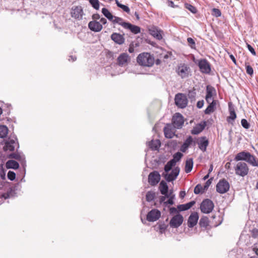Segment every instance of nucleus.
<instances>
[{
	"mask_svg": "<svg viewBox=\"0 0 258 258\" xmlns=\"http://www.w3.org/2000/svg\"><path fill=\"white\" fill-rule=\"evenodd\" d=\"M137 61L141 66L150 67L154 64V58L150 53L143 52L138 56Z\"/></svg>",
	"mask_w": 258,
	"mask_h": 258,
	"instance_id": "f257e3e1",
	"label": "nucleus"
},
{
	"mask_svg": "<svg viewBox=\"0 0 258 258\" xmlns=\"http://www.w3.org/2000/svg\"><path fill=\"white\" fill-rule=\"evenodd\" d=\"M234 168L235 174L242 177L247 175L249 172V168L247 164L243 162L237 163Z\"/></svg>",
	"mask_w": 258,
	"mask_h": 258,
	"instance_id": "f03ea898",
	"label": "nucleus"
},
{
	"mask_svg": "<svg viewBox=\"0 0 258 258\" xmlns=\"http://www.w3.org/2000/svg\"><path fill=\"white\" fill-rule=\"evenodd\" d=\"M174 101L175 105L180 108H184L186 107L188 103L186 96L182 93L176 94Z\"/></svg>",
	"mask_w": 258,
	"mask_h": 258,
	"instance_id": "7ed1b4c3",
	"label": "nucleus"
},
{
	"mask_svg": "<svg viewBox=\"0 0 258 258\" xmlns=\"http://www.w3.org/2000/svg\"><path fill=\"white\" fill-rule=\"evenodd\" d=\"M214 204L213 202L209 199L204 200L201 204L200 209L202 213L209 214L213 210Z\"/></svg>",
	"mask_w": 258,
	"mask_h": 258,
	"instance_id": "20e7f679",
	"label": "nucleus"
},
{
	"mask_svg": "<svg viewBox=\"0 0 258 258\" xmlns=\"http://www.w3.org/2000/svg\"><path fill=\"white\" fill-rule=\"evenodd\" d=\"M180 172V168L178 166L174 167L170 173H163L162 176L165 178L166 181L171 182L175 180Z\"/></svg>",
	"mask_w": 258,
	"mask_h": 258,
	"instance_id": "39448f33",
	"label": "nucleus"
},
{
	"mask_svg": "<svg viewBox=\"0 0 258 258\" xmlns=\"http://www.w3.org/2000/svg\"><path fill=\"white\" fill-rule=\"evenodd\" d=\"M229 188V182L224 178L220 179L216 185V191L221 194L227 192Z\"/></svg>",
	"mask_w": 258,
	"mask_h": 258,
	"instance_id": "423d86ee",
	"label": "nucleus"
},
{
	"mask_svg": "<svg viewBox=\"0 0 258 258\" xmlns=\"http://www.w3.org/2000/svg\"><path fill=\"white\" fill-rule=\"evenodd\" d=\"M184 123V118L180 113H175L172 118V123L175 128H181Z\"/></svg>",
	"mask_w": 258,
	"mask_h": 258,
	"instance_id": "0eeeda50",
	"label": "nucleus"
},
{
	"mask_svg": "<svg viewBox=\"0 0 258 258\" xmlns=\"http://www.w3.org/2000/svg\"><path fill=\"white\" fill-rule=\"evenodd\" d=\"M198 65L202 73L206 74H209L210 73L211 71V64L206 59L199 60Z\"/></svg>",
	"mask_w": 258,
	"mask_h": 258,
	"instance_id": "6e6552de",
	"label": "nucleus"
},
{
	"mask_svg": "<svg viewBox=\"0 0 258 258\" xmlns=\"http://www.w3.org/2000/svg\"><path fill=\"white\" fill-rule=\"evenodd\" d=\"M183 221V216L180 214H177L170 219L169 225L171 228H177L182 224Z\"/></svg>",
	"mask_w": 258,
	"mask_h": 258,
	"instance_id": "1a4fd4ad",
	"label": "nucleus"
},
{
	"mask_svg": "<svg viewBox=\"0 0 258 258\" xmlns=\"http://www.w3.org/2000/svg\"><path fill=\"white\" fill-rule=\"evenodd\" d=\"M71 15L72 17L77 20H82L84 15V12L82 6H78L73 7Z\"/></svg>",
	"mask_w": 258,
	"mask_h": 258,
	"instance_id": "9d476101",
	"label": "nucleus"
},
{
	"mask_svg": "<svg viewBox=\"0 0 258 258\" xmlns=\"http://www.w3.org/2000/svg\"><path fill=\"white\" fill-rule=\"evenodd\" d=\"M161 179V175L157 171H154L149 173L148 175V182L152 186H155L158 184Z\"/></svg>",
	"mask_w": 258,
	"mask_h": 258,
	"instance_id": "9b49d317",
	"label": "nucleus"
},
{
	"mask_svg": "<svg viewBox=\"0 0 258 258\" xmlns=\"http://www.w3.org/2000/svg\"><path fill=\"white\" fill-rule=\"evenodd\" d=\"M161 216V212L157 209L151 210L147 215V220L149 222L157 221Z\"/></svg>",
	"mask_w": 258,
	"mask_h": 258,
	"instance_id": "f8f14e48",
	"label": "nucleus"
},
{
	"mask_svg": "<svg viewBox=\"0 0 258 258\" xmlns=\"http://www.w3.org/2000/svg\"><path fill=\"white\" fill-rule=\"evenodd\" d=\"M199 217L197 212L192 213L188 217L187 220V225L189 228H192L196 226L198 223Z\"/></svg>",
	"mask_w": 258,
	"mask_h": 258,
	"instance_id": "ddd939ff",
	"label": "nucleus"
},
{
	"mask_svg": "<svg viewBox=\"0 0 258 258\" xmlns=\"http://www.w3.org/2000/svg\"><path fill=\"white\" fill-rule=\"evenodd\" d=\"M228 107L230 115L227 117V121L228 123L233 124V122L236 118V114L231 102L228 103Z\"/></svg>",
	"mask_w": 258,
	"mask_h": 258,
	"instance_id": "4468645a",
	"label": "nucleus"
},
{
	"mask_svg": "<svg viewBox=\"0 0 258 258\" xmlns=\"http://www.w3.org/2000/svg\"><path fill=\"white\" fill-rule=\"evenodd\" d=\"M88 28L92 31L98 32L102 29L103 27L100 22L93 20L89 23Z\"/></svg>",
	"mask_w": 258,
	"mask_h": 258,
	"instance_id": "2eb2a0df",
	"label": "nucleus"
},
{
	"mask_svg": "<svg viewBox=\"0 0 258 258\" xmlns=\"http://www.w3.org/2000/svg\"><path fill=\"white\" fill-rule=\"evenodd\" d=\"M189 68L188 67L186 64H182L178 66L177 69V74L182 78L187 77L188 75Z\"/></svg>",
	"mask_w": 258,
	"mask_h": 258,
	"instance_id": "dca6fc26",
	"label": "nucleus"
},
{
	"mask_svg": "<svg viewBox=\"0 0 258 258\" xmlns=\"http://www.w3.org/2000/svg\"><path fill=\"white\" fill-rule=\"evenodd\" d=\"M216 89L210 85H208L206 87V95L205 99L207 103H209L211 100L212 97L214 95H216Z\"/></svg>",
	"mask_w": 258,
	"mask_h": 258,
	"instance_id": "f3484780",
	"label": "nucleus"
},
{
	"mask_svg": "<svg viewBox=\"0 0 258 258\" xmlns=\"http://www.w3.org/2000/svg\"><path fill=\"white\" fill-rule=\"evenodd\" d=\"M149 32L150 34L157 40H160L162 39V36L161 34L162 31L158 29L157 27H152L149 29Z\"/></svg>",
	"mask_w": 258,
	"mask_h": 258,
	"instance_id": "a211bd4d",
	"label": "nucleus"
},
{
	"mask_svg": "<svg viewBox=\"0 0 258 258\" xmlns=\"http://www.w3.org/2000/svg\"><path fill=\"white\" fill-rule=\"evenodd\" d=\"M206 125L207 123L205 121L198 124L196 126L194 127L191 131V133L192 135H198L204 130Z\"/></svg>",
	"mask_w": 258,
	"mask_h": 258,
	"instance_id": "6ab92c4d",
	"label": "nucleus"
},
{
	"mask_svg": "<svg viewBox=\"0 0 258 258\" xmlns=\"http://www.w3.org/2000/svg\"><path fill=\"white\" fill-rule=\"evenodd\" d=\"M250 154L249 152L245 151L240 152L236 155L234 160L236 161H244L246 162Z\"/></svg>",
	"mask_w": 258,
	"mask_h": 258,
	"instance_id": "aec40b11",
	"label": "nucleus"
},
{
	"mask_svg": "<svg viewBox=\"0 0 258 258\" xmlns=\"http://www.w3.org/2000/svg\"><path fill=\"white\" fill-rule=\"evenodd\" d=\"M111 39L118 44H122L124 42V38L123 35L117 33H113L111 35Z\"/></svg>",
	"mask_w": 258,
	"mask_h": 258,
	"instance_id": "412c9836",
	"label": "nucleus"
},
{
	"mask_svg": "<svg viewBox=\"0 0 258 258\" xmlns=\"http://www.w3.org/2000/svg\"><path fill=\"white\" fill-rule=\"evenodd\" d=\"M159 189L162 195L166 196V197L168 196L167 194L169 192V187L164 180H162L160 182Z\"/></svg>",
	"mask_w": 258,
	"mask_h": 258,
	"instance_id": "4be33fe9",
	"label": "nucleus"
},
{
	"mask_svg": "<svg viewBox=\"0 0 258 258\" xmlns=\"http://www.w3.org/2000/svg\"><path fill=\"white\" fill-rule=\"evenodd\" d=\"M124 25L125 26V29L130 30L135 34H138L141 32V28L139 26L133 25L129 22L124 24Z\"/></svg>",
	"mask_w": 258,
	"mask_h": 258,
	"instance_id": "5701e85b",
	"label": "nucleus"
},
{
	"mask_svg": "<svg viewBox=\"0 0 258 258\" xmlns=\"http://www.w3.org/2000/svg\"><path fill=\"white\" fill-rule=\"evenodd\" d=\"M199 148L203 152H205L207 147L209 145V141L207 139L206 137H202L200 138L198 143Z\"/></svg>",
	"mask_w": 258,
	"mask_h": 258,
	"instance_id": "b1692460",
	"label": "nucleus"
},
{
	"mask_svg": "<svg viewBox=\"0 0 258 258\" xmlns=\"http://www.w3.org/2000/svg\"><path fill=\"white\" fill-rule=\"evenodd\" d=\"M129 56L126 53H122L117 58V63L119 66H122L127 62Z\"/></svg>",
	"mask_w": 258,
	"mask_h": 258,
	"instance_id": "393cba45",
	"label": "nucleus"
},
{
	"mask_svg": "<svg viewBox=\"0 0 258 258\" xmlns=\"http://www.w3.org/2000/svg\"><path fill=\"white\" fill-rule=\"evenodd\" d=\"M172 125L170 124H167L164 128V133L165 137L168 139L172 138L175 134L171 131Z\"/></svg>",
	"mask_w": 258,
	"mask_h": 258,
	"instance_id": "a878e982",
	"label": "nucleus"
},
{
	"mask_svg": "<svg viewBox=\"0 0 258 258\" xmlns=\"http://www.w3.org/2000/svg\"><path fill=\"white\" fill-rule=\"evenodd\" d=\"M195 204L196 202L195 201H191L186 204L177 206V209L180 212L186 211L191 208Z\"/></svg>",
	"mask_w": 258,
	"mask_h": 258,
	"instance_id": "bb28decb",
	"label": "nucleus"
},
{
	"mask_svg": "<svg viewBox=\"0 0 258 258\" xmlns=\"http://www.w3.org/2000/svg\"><path fill=\"white\" fill-rule=\"evenodd\" d=\"M9 158H13L19 161L22 162V164L23 166H26V161L25 160V157L20 155L19 153H13L9 155Z\"/></svg>",
	"mask_w": 258,
	"mask_h": 258,
	"instance_id": "cd10ccee",
	"label": "nucleus"
},
{
	"mask_svg": "<svg viewBox=\"0 0 258 258\" xmlns=\"http://www.w3.org/2000/svg\"><path fill=\"white\" fill-rule=\"evenodd\" d=\"M160 146L161 143L159 140H152L148 143V146L152 151L158 150Z\"/></svg>",
	"mask_w": 258,
	"mask_h": 258,
	"instance_id": "c85d7f7f",
	"label": "nucleus"
},
{
	"mask_svg": "<svg viewBox=\"0 0 258 258\" xmlns=\"http://www.w3.org/2000/svg\"><path fill=\"white\" fill-rule=\"evenodd\" d=\"M216 100L213 99L212 102H210L209 103V105L204 111L206 114H210L214 111L216 105Z\"/></svg>",
	"mask_w": 258,
	"mask_h": 258,
	"instance_id": "c756f323",
	"label": "nucleus"
},
{
	"mask_svg": "<svg viewBox=\"0 0 258 258\" xmlns=\"http://www.w3.org/2000/svg\"><path fill=\"white\" fill-rule=\"evenodd\" d=\"M193 142L192 137L189 136L184 141L183 144L181 147L180 150L182 152H185L189 146Z\"/></svg>",
	"mask_w": 258,
	"mask_h": 258,
	"instance_id": "7c9ffc66",
	"label": "nucleus"
},
{
	"mask_svg": "<svg viewBox=\"0 0 258 258\" xmlns=\"http://www.w3.org/2000/svg\"><path fill=\"white\" fill-rule=\"evenodd\" d=\"M6 166L7 169H17L19 168V164L15 160H9L6 162Z\"/></svg>",
	"mask_w": 258,
	"mask_h": 258,
	"instance_id": "2f4dec72",
	"label": "nucleus"
},
{
	"mask_svg": "<svg viewBox=\"0 0 258 258\" xmlns=\"http://www.w3.org/2000/svg\"><path fill=\"white\" fill-rule=\"evenodd\" d=\"M193 165V159L192 158H188L185 161V172L186 173H189L192 169Z\"/></svg>",
	"mask_w": 258,
	"mask_h": 258,
	"instance_id": "473e14b6",
	"label": "nucleus"
},
{
	"mask_svg": "<svg viewBox=\"0 0 258 258\" xmlns=\"http://www.w3.org/2000/svg\"><path fill=\"white\" fill-rule=\"evenodd\" d=\"M246 162L252 166L258 167V159L251 154L249 155V157H248Z\"/></svg>",
	"mask_w": 258,
	"mask_h": 258,
	"instance_id": "72a5a7b5",
	"label": "nucleus"
},
{
	"mask_svg": "<svg viewBox=\"0 0 258 258\" xmlns=\"http://www.w3.org/2000/svg\"><path fill=\"white\" fill-rule=\"evenodd\" d=\"M101 12L106 18L112 22L114 16H113L107 8H102Z\"/></svg>",
	"mask_w": 258,
	"mask_h": 258,
	"instance_id": "f704fd0d",
	"label": "nucleus"
},
{
	"mask_svg": "<svg viewBox=\"0 0 258 258\" xmlns=\"http://www.w3.org/2000/svg\"><path fill=\"white\" fill-rule=\"evenodd\" d=\"M199 224L201 228H207L209 224V218L206 216H203L201 218Z\"/></svg>",
	"mask_w": 258,
	"mask_h": 258,
	"instance_id": "c9c22d12",
	"label": "nucleus"
},
{
	"mask_svg": "<svg viewBox=\"0 0 258 258\" xmlns=\"http://www.w3.org/2000/svg\"><path fill=\"white\" fill-rule=\"evenodd\" d=\"M112 23L113 24H118L125 28V26H124V24L127 23L128 22H124L123 19L120 17L114 16Z\"/></svg>",
	"mask_w": 258,
	"mask_h": 258,
	"instance_id": "e433bc0d",
	"label": "nucleus"
},
{
	"mask_svg": "<svg viewBox=\"0 0 258 258\" xmlns=\"http://www.w3.org/2000/svg\"><path fill=\"white\" fill-rule=\"evenodd\" d=\"M8 133V128L4 125H0V138H5Z\"/></svg>",
	"mask_w": 258,
	"mask_h": 258,
	"instance_id": "4c0bfd02",
	"label": "nucleus"
},
{
	"mask_svg": "<svg viewBox=\"0 0 258 258\" xmlns=\"http://www.w3.org/2000/svg\"><path fill=\"white\" fill-rule=\"evenodd\" d=\"M156 196L155 192L153 191H148L146 195V201L148 202H151L154 200Z\"/></svg>",
	"mask_w": 258,
	"mask_h": 258,
	"instance_id": "58836bf2",
	"label": "nucleus"
},
{
	"mask_svg": "<svg viewBox=\"0 0 258 258\" xmlns=\"http://www.w3.org/2000/svg\"><path fill=\"white\" fill-rule=\"evenodd\" d=\"M115 3L118 7L121 8L123 11L127 13V14L130 13V9L127 6L124 5L120 3L118 0H115Z\"/></svg>",
	"mask_w": 258,
	"mask_h": 258,
	"instance_id": "ea45409f",
	"label": "nucleus"
},
{
	"mask_svg": "<svg viewBox=\"0 0 258 258\" xmlns=\"http://www.w3.org/2000/svg\"><path fill=\"white\" fill-rule=\"evenodd\" d=\"M188 97L190 99L191 101L195 100L196 92L195 89L193 88L192 90H189L188 92Z\"/></svg>",
	"mask_w": 258,
	"mask_h": 258,
	"instance_id": "a19ab883",
	"label": "nucleus"
},
{
	"mask_svg": "<svg viewBox=\"0 0 258 258\" xmlns=\"http://www.w3.org/2000/svg\"><path fill=\"white\" fill-rule=\"evenodd\" d=\"M245 66L246 73L250 76H252L253 74V70L252 68L249 65V62H245Z\"/></svg>",
	"mask_w": 258,
	"mask_h": 258,
	"instance_id": "79ce46f5",
	"label": "nucleus"
},
{
	"mask_svg": "<svg viewBox=\"0 0 258 258\" xmlns=\"http://www.w3.org/2000/svg\"><path fill=\"white\" fill-rule=\"evenodd\" d=\"M182 156L183 154L181 152H177L173 155L172 159L176 163L181 160Z\"/></svg>",
	"mask_w": 258,
	"mask_h": 258,
	"instance_id": "37998d69",
	"label": "nucleus"
},
{
	"mask_svg": "<svg viewBox=\"0 0 258 258\" xmlns=\"http://www.w3.org/2000/svg\"><path fill=\"white\" fill-rule=\"evenodd\" d=\"M89 2L94 9L99 10L100 4L99 0H90Z\"/></svg>",
	"mask_w": 258,
	"mask_h": 258,
	"instance_id": "c03bdc74",
	"label": "nucleus"
},
{
	"mask_svg": "<svg viewBox=\"0 0 258 258\" xmlns=\"http://www.w3.org/2000/svg\"><path fill=\"white\" fill-rule=\"evenodd\" d=\"M185 7L193 14H196L197 12L196 8L190 4H185Z\"/></svg>",
	"mask_w": 258,
	"mask_h": 258,
	"instance_id": "a18cd8bd",
	"label": "nucleus"
},
{
	"mask_svg": "<svg viewBox=\"0 0 258 258\" xmlns=\"http://www.w3.org/2000/svg\"><path fill=\"white\" fill-rule=\"evenodd\" d=\"M212 15L215 17H219L221 16V11L219 9L213 8L212 10Z\"/></svg>",
	"mask_w": 258,
	"mask_h": 258,
	"instance_id": "49530a36",
	"label": "nucleus"
},
{
	"mask_svg": "<svg viewBox=\"0 0 258 258\" xmlns=\"http://www.w3.org/2000/svg\"><path fill=\"white\" fill-rule=\"evenodd\" d=\"M4 149L5 151L9 150L10 151H13L15 150V146L13 145L10 144L9 143H6Z\"/></svg>",
	"mask_w": 258,
	"mask_h": 258,
	"instance_id": "de8ad7c7",
	"label": "nucleus"
},
{
	"mask_svg": "<svg viewBox=\"0 0 258 258\" xmlns=\"http://www.w3.org/2000/svg\"><path fill=\"white\" fill-rule=\"evenodd\" d=\"M203 188L200 184H197L194 189V193L196 195L199 194L201 192H203Z\"/></svg>",
	"mask_w": 258,
	"mask_h": 258,
	"instance_id": "09e8293b",
	"label": "nucleus"
},
{
	"mask_svg": "<svg viewBox=\"0 0 258 258\" xmlns=\"http://www.w3.org/2000/svg\"><path fill=\"white\" fill-rule=\"evenodd\" d=\"M241 125L245 129H248L250 127V124L246 119H242L241 120Z\"/></svg>",
	"mask_w": 258,
	"mask_h": 258,
	"instance_id": "8fccbe9b",
	"label": "nucleus"
},
{
	"mask_svg": "<svg viewBox=\"0 0 258 258\" xmlns=\"http://www.w3.org/2000/svg\"><path fill=\"white\" fill-rule=\"evenodd\" d=\"M213 178L211 177V178L209 179L206 182L205 185H204V187H203V192H204L205 190H207L208 189L209 187L210 186V185L212 183V181L213 180Z\"/></svg>",
	"mask_w": 258,
	"mask_h": 258,
	"instance_id": "3c124183",
	"label": "nucleus"
},
{
	"mask_svg": "<svg viewBox=\"0 0 258 258\" xmlns=\"http://www.w3.org/2000/svg\"><path fill=\"white\" fill-rule=\"evenodd\" d=\"M0 177L3 180H5L6 179V173L5 170L3 167V164L0 165Z\"/></svg>",
	"mask_w": 258,
	"mask_h": 258,
	"instance_id": "603ef678",
	"label": "nucleus"
},
{
	"mask_svg": "<svg viewBox=\"0 0 258 258\" xmlns=\"http://www.w3.org/2000/svg\"><path fill=\"white\" fill-rule=\"evenodd\" d=\"M187 42L190 47L192 48H196V43L195 40L191 37H188L187 39Z\"/></svg>",
	"mask_w": 258,
	"mask_h": 258,
	"instance_id": "864d4df0",
	"label": "nucleus"
},
{
	"mask_svg": "<svg viewBox=\"0 0 258 258\" xmlns=\"http://www.w3.org/2000/svg\"><path fill=\"white\" fill-rule=\"evenodd\" d=\"M8 178L9 180L13 181L16 178V173L12 171H9L8 173Z\"/></svg>",
	"mask_w": 258,
	"mask_h": 258,
	"instance_id": "5fc2aeb1",
	"label": "nucleus"
},
{
	"mask_svg": "<svg viewBox=\"0 0 258 258\" xmlns=\"http://www.w3.org/2000/svg\"><path fill=\"white\" fill-rule=\"evenodd\" d=\"M13 191L14 190L12 188H10V190L7 193H4L2 195V197L5 199H9L11 197V195Z\"/></svg>",
	"mask_w": 258,
	"mask_h": 258,
	"instance_id": "6e6d98bb",
	"label": "nucleus"
},
{
	"mask_svg": "<svg viewBox=\"0 0 258 258\" xmlns=\"http://www.w3.org/2000/svg\"><path fill=\"white\" fill-rule=\"evenodd\" d=\"M167 225H166L164 223H160L159 225V228L161 233L164 232L167 229Z\"/></svg>",
	"mask_w": 258,
	"mask_h": 258,
	"instance_id": "4d7b16f0",
	"label": "nucleus"
},
{
	"mask_svg": "<svg viewBox=\"0 0 258 258\" xmlns=\"http://www.w3.org/2000/svg\"><path fill=\"white\" fill-rule=\"evenodd\" d=\"M246 46H247V48L248 49V50L251 52V53L252 55H256V52H255L254 49L250 44L246 43Z\"/></svg>",
	"mask_w": 258,
	"mask_h": 258,
	"instance_id": "13d9d810",
	"label": "nucleus"
},
{
	"mask_svg": "<svg viewBox=\"0 0 258 258\" xmlns=\"http://www.w3.org/2000/svg\"><path fill=\"white\" fill-rule=\"evenodd\" d=\"M174 204V201L172 200V199H170L169 198H168V200L166 201L165 202H164V205L165 206H167L168 205H173Z\"/></svg>",
	"mask_w": 258,
	"mask_h": 258,
	"instance_id": "bf43d9fd",
	"label": "nucleus"
},
{
	"mask_svg": "<svg viewBox=\"0 0 258 258\" xmlns=\"http://www.w3.org/2000/svg\"><path fill=\"white\" fill-rule=\"evenodd\" d=\"M172 168L171 166H170L169 165H168L167 163L164 166V173H168Z\"/></svg>",
	"mask_w": 258,
	"mask_h": 258,
	"instance_id": "052dcab7",
	"label": "nucleus"
},
{
	"mask_svg": "<svg viewBox=\"0 0 258 258\" xmlns=\"http://www.w3.org/2000/svg\"><path fill=\"white\" fill-rule=\"evenodd\" d=\"M178 211H179L178 210V209H177L176 208H175L174 207H171L169 209V212H170V214H173L174 213L179 214Z\"/></svg>",
	"mask_w": 258,
	"mask_h": 258,
	"instance_id": "680f3d73",
	"label": "nucleus"
},
{
	"mask_svg": "<svg viewBox=\"0 0 258 258\" xmlns=\"http://www.w3.org/2000/svg\"><path fill=\"white\" fill-rule=\"evenodd\" d=\"M173 194V190H170L169 192L167 194V195H169V196L167 198H169L170 199H172V200L174 201L175 199V195L172 194Z\"/></svg>",
	"mask_w": 258,
	"mask_h": 258,
	"instance_id": "e2e57ef3",
	"label": "nucleus"
},
{
	"mask_svg": "<svg viewBox=\"0 0 258 258\" xmlns=\"http://www.w3.org/2000/svg\"><path fill=\"white\" fill-rule=\"evenodd\" d=\"M204 104V101L203 100L199 101L197 103V107L198 108H202Z\"/></svg>",
	"mask_w": 258,
	"mask_h": 258,
	"instance_id": "0e129e2a",
	"label": "nucleus"
},
{
	"mask_svg": "<svg viewBox=\"0 0 258 258\" xmlns=\"http://www.w3.org/2000/svg\"><path fill=\"white\" fill-rule=\"evenodd\" d=\"M252 236L254 237H256L258 236V229L256 228H254L252 230Z\"/></svg>",
	"mask_w": 258,
	"mask_h": 258,
	"instance_id": "69168bd1",
	"label": "nucleus"
},
{
	"mask_svg": "<svg viewBox=\"0 0 258 258\" xmlns=\"http://www.w3.org/2000/svg\"><path fill=\"white\" fill-rule=\"evenodd\" d=\"M128 51L130 53H133L134 52V44L133 42L129 46Z\"/></svg>",
	"mask_w": 258,
	"mask_h": 258,
	"instance_id": "338daca9",
	"label": "nucleus"
},
{
	"mask_svg": "<svg viewBox=\"0 0 258 258\" xmlns=\"http://www.w3.org/2000/svg\"><path fill=\"white\" fill-rule=\"evenodd\" d=\"M167 163L168 165H169L170 166H171V167H173L175 166L176 163L172 159H171L169 161H168Z\"/></svg>",
	"mask_w": 258,
	"mask_h": 258,
	"instance_id": "774afa93",
	"label": "nucleus"
}]
</instances>
